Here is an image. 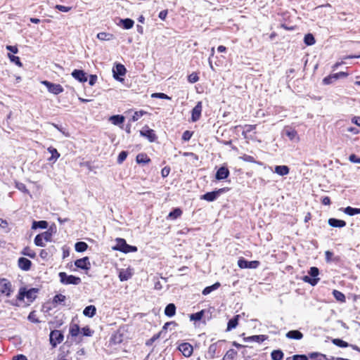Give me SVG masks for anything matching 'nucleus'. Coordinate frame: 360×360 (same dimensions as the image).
Instances as JSON below:
<instances>
[{
  "instance_id": "nucleus-1",
  "label": "nucleus",
  "mask_w": 360,
  "mask_h": 360,
  "mask_svg": "<svg viewBox=\"0 0 360 360\" xmlns=\"http://www.w3.org/2000/svg\"><path fill=\"white\" fill-rule=\"evenodd\" d=\"M38 292V288H32L30 290H27L25 287H22L19 289L17 300L23 301L25 297H26L29 302H33L37 298Z\"/></svg>"
},
{
  "instance_id": "nucleus-2",
  "label": "nucleus",
  "mask_w": 360,
  "mask_h": 360,
  "mask_svg": "<svg viewBox=\"0 0 360 360\" xmlns=\"http://www.w3.org/2000/svg\"><path fill=\"white\" fill-rule=\"evenodd\" d=\"M13 292L11 282L6 278H0V296L11 297Z\"/></svg>"
},
{
  "instance_id": "nucleus-3",
  "label": "nucleus",
  "mask_w": 360,
  "mask_h": 360,
  "mask_svg": "<svg viewBox=\"0 0 360 360\" xmlns=\"http://www.w3.org/2000/svg\"><path fill=\"white\" fill-rule=\"evenodd\" d=\"M309 274L311 277L304 276L302 277V280L305 283H309L312 286L316 285L320 280V278L317 277L319 274V269L316 266H312L310 268Z\"/></svg>"
},
{
  "instance_id": "nucleus-4",
  "label": "nucleus",
  "mask_w": 360,
  "mask_h": 360,
  "mask_svg": "<svg viewBox=\"0 0 360 360\" xmlns=\"http://www.w3.org/2000/svg\"><path fill=\"white\" fill-rule=\"evenodd\" d=\"M58 276L60 282L65 285H79L81 283V278L79 277L73 275H68L65 272H60Z\"/></svg>"
},
{
  "instance_id": "nucleus-5",
  "label": "nucleus",
  "mask_w": 360,
  "mask_h": 360,
  "mask_svg": "<svg viewBox=\"0 0 360 360\" xmlns=\"http://www.w3.org/2000/svg\"><path fill=\"white\" fill-rule=\"evenodd\" d=\"M52 240V233L49 231H44L37 235L34 238V243L37 246L44 247V242H51Z\"/></svg>"
},
{
  "instance_id": "nucleus-6",
  "label": "nucleus",
  "mask_w": 360,
  "mask_h": 360,
  "mask_svg": "<svg viewBox=\"0 0 360 360\" xmlns=\"http://www.w3.org/2000/svg\"><path fill=\"white\" fill-rule=\"evenodd\" d=\"M64 336L60 330H53L51 331L49 335L50 344L53 347H56L57 345L63 341Z\"/></svg>"
},
{
  "instance_id": "nucleus-7",
  "label": "nucleus",
  "mask_w": 360,
  "mask_h": 360,
  "mask_svg": "<svg viewBox=\"0 0 360 360\" xmlns=\"http://www.w3.org/2000/svg\"><path fill=\"white\" fill-rule=\"evenodd\" d=\"M48 89L50 93H52L55 95H58L63 92V87L60 84L52 83L49 81H43L41 82Z\"/></svg>"
},
{
  "instance_id": "nucleus-8",
  "label": "nucleus",
  "mask_w": 360,
  "mask_h": 360,
  "mask_svg": "<svg viewBox=\"0 0 360 360\" xmlns=\"http://www.w3.org/2000/svg\"><path fill=\"white\" fill-rule=\"evenodd\" d=\"M260 265V262L257 260L247 261L243 257H240L238 260V266L240 269H257Z\"/></svg>"
},
{
  "instance_id": "nucleus-9",
  "label": "nucleus",
  "mask_w": 360,
  "mask_h": 360,
  "mask_svg": "<svg viewBox=\"0 0 360 360\" xmlns=\"http://www.w3.org/2000/svg\"><path fill=\"white\" fill-rule=\"evenodd\" d=\"M226 191L225 188H219L217 191H212V192H207L205 193L204 195L200 196L201 200H205L207 202H212L214 201L219 194L224 193Z\"/></svg>"
},
{
  "instance_id": "nucleus-10",
  "label": "nucleus",
  "mask_w": 360,
  "mask_h": 360,
  "mask_svg": "<svg viewBox=\"0 0 360 360\" xmlns=\"http://www.w3.org/2000/svg\"><path fill=\"white\" fill-rule=\"evenodd\" d=\"M140 135L148 139L150 142L155 141L158 138L155 131L149 129L147 125L144 126L143 129L140 131Z\"/></svg>"
},
{
  "instance_id": "nucleus-11",
  "label": "nucleus",
  "mask_w": 360,
  "mask_h": 360,
  "mask_svg": "<svg viewBox=\"0 0 360 360\" xmlns=\"http://www.w3.org/2000/svg\"><path fill=\"white\" fill-rule=\"evenodd\" d=\"M178 349L185 357H190L193 352V347L192 345L188 342H182L179 344Z\"/></svg>"
},
{
  "instance_id": "nucleus-12",
  "label": "nucleus",
  "mask_w": 360,
  "mask_h": 360,
  "mask_svg": "<svg viewBox=\"0 0 360 360\" xmlns=\"http://www.w3.org/2000/svg\"><path fill=\"white\" fill-rule=\"evenodd\" d=\"M202 110V102L198 101L191 111V121L195 122L200 120Z\"/></svg>"
},
{
  "instance_id": "nucleus-13",
  "label": "nucleus",
  "mask_w": 360,
  "mask_h": 360,
  "mask_svg": "<svg viewBox=\"0 0 360 360\" xmlns=\"http://www.w3.org/2000/svg\"><path fill=\"white\" fill-rule=\"evenodd\" d=\"M112 72L115 79L122 81L123 79L120 78L119 76H124L126 74L127 70L124 65L119 63L113 68Z\"/></svg>"
},
{
  "instance_id": "nucleus-14",
  "label": "nucleus",
  "mask_w": 360,
  "mask_h": 360,
  "mask_svg": "<svg viewBox=\"0 0 360 360\" xmlns=\"http://www.w3.org/2000/svg\"><path fill=\"white\" fill-rule=\"evenodd\" d=\"M331 342L333 345L340 347L344 348L351 347L354 350H356L360 353V348L356 345H349L348 342L339 338H333L332 339Z\"/></svg>"
},
{
  "instance_id": "nucleus-15",
  "label": "nucleus",
  "mask_w": 360,
  "mask_h": 360,
  "mask_svg": "<svg viewBox=\"0 0 360 360\" xmlns=\"http://www.w3.org/2000/svg\"><path fill=\"white\" fill-rule=\"evenodd\" d=\"M117 245H119V248L115 249L125 253L129 252L130 251V249L133 251L136 250V247H132L127 244L126 240L123 238L117 239Z\"/></svg>"
},
{
  "instance_id": "nucleus-16",
  "label": "nucleus",
  "mask_w": 360,
  "mask_h": 360,
  "mask_svg": "<svg viewBox=\"0 0 360 360\" xmlns=\"http://www.w3.org/2000/svg\"><path fill=\"white\" fill-rule=\"evenodd\" d=\"M75 265L81 269L89 270L91 267V264L88 257H84L81 259H78L75 262Z\"/></svg>"
},
{
  "instance_id": "nucleus-17",
  "label": "nucleus",
  "mask_w": 360,
  "mask_h": 360,
  "mask_svg": "<svg viewBox=\"0 0 360 360\" xmlns=\"http://www.w3.org/2000/svg\"><path fill=\"white\" fill-rule=\"evenodd\" d=\"M32 264V262L25 257H20L18 260V266L22 271L30 270Z\"/></svg>"
},
{
  "instance_id": "nucleus-18",
  "label": "nucleus",
  "mask_w": 360,
  "mask_h": 360,
  "mask_svg": "<svg viewBox=\"0 0 360 360\" xmlns=\"http://www.w3.org/2000/svg\"><path fill=\"white\" fill-rule=\"evenodd\" d=\"M230 174V172L226 167H219L215 174V178L217 180H223L226 179Z\"/></svg>"
},
{
  "instance_id": "nucleus-19",
  "label": "nucleus",
  "mask_w": 360,
  "mask_h": 360,
  "mask_svg": "<svg viewBox=\"0 0 360 360\" xmlns=\"http://www.w3.org/2000/svg\"><path fill=\"white\" fill-rule=\"evenodd\" d=\"M133 275L132 269L130 268L126 269H120L119 271L118 277L120 281H126L131 278Z\"/></svg>"
},
{
  "instance_id": "nucleus-20",
  "label": "nucleus",
  "mask_w": 360,
  "mask_h": 360,
  "mask_svg": "<svg viewBox=\"0 0 360 360\" xmlns=\"http://www.w3.org/2000/svg\"><path fill=\"white\" fill-rule=\"evenodd\" d=\"M72 76L80 82H85L87 81L86 74L84 71L81 70H75L72 72Z\"/></svg>"
},
{
  "instance_id": "nucleus-21",
  "label": "nucleus",
  "mask_w": 360,
  "mask_h": 360,
  "mask_svg": "<svg viewBox=\"0 0 360 360\" xmlns=\"http://www.w3.org/2000/svg\"><path fill=\"white\" fill-rule=\"evenodd\" d=\"M328 224L335 228H342L346 226V221L335 218H330L328 221Z\"/></svg>"
},
{
  "instance_id": "nucleus-22",
  "label": "nucleus",
  "mask_w": 360,
  "mask_h": 360,
  "mask_svg": "<svg viewBox=\"0 0 360 360\" xmlns=\"http://www.w3.org/2000/svg\"><path fill=\"white\" fill-rule=\"evenodd\" d=\"M240 316L239 314L236 315L228 321L226 331H230L237 327Z\"/></svg>"
},
{
  "instance_id": "nucleus-23",
  "label": "nucleus",
  "mask_w": 360,
  "mask_h": 360,
  "mask_svg": "<svg viewBox=\"0 0 360 360\" xmlns=\"http://www.w3.org/2000/svg\"><path fill=\"white\" fill-rule=\"evenodd\" d=\"M266 339V336L264 335H255L244 338L245 342H262Z\"/></svg>"
},
{
  "instance_id": "nucleus-24",
  "label": "nucleus",
  "mask_w": 360,
  "mask_h": 360,
  "mask_svg": "<svg viewBox=\"0 0 360 360\" xmlns=\"http://www.w3.org/2000/svg\"><path fill=\"white\" fill-rule=\"evenodd\" d=\"M285 335L288 338L294 340H301L303 338V334L297 330H290Z\"/></svg>"
},
{
  "instance_id": "nucleus-25",
  "label": "nucleus",
  "mask_w": 360,
  "mask_h": 360,
  "mask_svg": "<svg viewBox=\"0 0 360 360\" xmlns=\"http://www.w3.org/2000/svg\"><path fill=\"white\" fill-rule=\"evenodd\" d=\"M80 331V328L77 323H70L69 328V334L72 337H77Z\"/></svg>"
},
{
  "instance_id": "nucleus-26",
  "label": "nucleus",
  "mask_w": 360,
  "mask_h": 360,
  "mask_svg": "<svg viewBox=\"0 0 360 360\" xmlns=\"http://www.w3.org/2000/svg\"><path fill=\"white\" fill-rule=\"evenodd\" d=\"M183 214V211L181 208H175L172 212H170L167 216L168 219L174 220L179 218Z\"/></svg>"
},
{
  "instance_id": "nucleus-27",
  "label": "nucleus",
  "mask_w": 360,
  "mask_h": 360,
  "mask_svg": "<svg viewBox=\"0 0 360 360\" xmlns=\"http://www.w3.org/2000/svg\"><path fill=\"white\" fill-rule=\"evenodd\" d=\"M176 306L173 303L167 305L165 309V314L168 317H172L176 314Z\"/></svg>"
},
{
  "instance_id": "nucleus-28",
  "label": "nucleus",
  "mask_w": 360,
  "mask_h": 360,
  "mask_svg": "<svg viewBox=\"0 0 360 360\" xmlns=\"http://www.w3.org/2000/svg\"><path fill=\"white\" fill-rule=\"evenodd\" d=\"M275 172L281 176H285L289 174L290 169L286 165H278L275 167Z\"/></svg>"
},
{
  "instance_id": "nucleus-29",
  "label": "nucleus",
  "mask_w": 360,
  "mask_h": 360,
  "mask_svg": "<svg viewBox=\"0 0 360 360\" xmlns=\"http://www.w3.org/2000/svg\"><path fill=\"white\" fill-rule=\"evenodd\" d=\"M96 313V308L94 305L87 306L83 311L84 315L90 318L93 317Z\"/></svg>"
},
{
  "instance_id": "nucleus-30",
  "label": "nucleus",
  "mask_w": 360,
  "mask_h": 360,
  "mask_svg": "<svg viewBox=\"0 0 360 360\" xmlns=\"http://www.w3.org/2000/svg\"><path fill=\"white\" fill-rule=\"evenodd\" d=\"M238 356V352L233 349H229L225 354L222 360H235Z\"/></svg>"
},
{
  "instance_id": "nucleus-31",
  "label": "nucleus",
  "mask_w": 360,
  "mask_h": 360,
  "mask_svg": "<svg viewBox=\"0 0 360 360\" xmlns=\"http://www.w3.org/2000/svg\"><path fill=\"white\" fill-rule=\"evenodd\" d=\"M136 160L138 163L148 164L150 162V158L146 153H139L136 155Z\"/></svg>"
},
{
  "instance_id": "nucleus-32",
  "label": "nucleus",
  "mask_w": 360,
  "mask_h": 360,
  "mask_svg": "<svg viewBox=\"0 0 360 360\" xmlns=\"http://www.w3.org/2000/svg\"><path fill=\"white\" fill-rule=\"evenodd\" d=\"M332 294L337 301L341 303H345L346 302V297L342 292L338 290H333Z\"/></svg>"
},
{
  "instance_id": "nucleus-33",
  "label": "nucleus",
  "mask_w": 360,
  "mask_h": 360,
  "mask_svg": "<svg viewBox=\"0 0 360 360\" xmlns=\"http://www.w3.org/2000/svg\"><path fill=\"white\" fill-rule=\"evenodd\" d=\"M21 254L25 256H27L32 259L36 257V252L29 246L25 247L22 251Z\"/></svg>"
},
{
  "instance_id": "nucleus-34",
  "label": "nucleus",
  "mask_w": 360,
  "mask_h": 360,
  "mask_svg": "<svg viewBox=\"0 0 360 360\" xmlns=\"http://www.w3.org/2000/svg\"><path fill=\"white\" fill-rule=\"evenodd\" d=\"M48 151L51 154V158H49V161H56L59 157H60V153L58 152L57 149L52 147V146H50L48 148Z\"/></svg>"
},
{
  "instance_id": "nucleus-35",
  "label": "nucleus",
  "mask_w": 360,
  "mask_h": 360,
  "mask_svg": "<svg viewBox=\"0 0 360 360\" xmlns=\"http://www.w3.org/2000/svg\"><path fill=\"white\" fill-rule=\"evenodd\" d=\"M220 285H221V284L219 282H216L213 285L205 288L203 289L202 293L203 295H207L210 294L211 292H212L213 290L218 289L220 287Z\"/></svg>"
},
{
  "instance_id": "nucleus-36",
  "label": "nucleus",
  "mask_w": 360,
  "mask_h": 360,
  "mask_svg": "<svg viewBox=\"0 0 360 360\" xmlns=\"http://www.w3.org/2000/svg\"><path fill=\"white\" fill-rule=\"evenodd\" d=\"M326 359V356L325 354L319 353V352H312L309 353L308 356V360H323Z\"/></svg>"
},
{
  "instance_id": "nucleus-37",
  "label": "nucleus",
  "mask_w": 360,
  "mask_h": 360,
  "mask_svg": "<svg viewBox=\"0 0 360 360\" xmlns=\"http://www.w3.org/2000/svg\"><path fill=\"white\" fill-rule=\"evenodd\" d=\"M110 120L115 125L121 124L124 121V117L120 115H112L110 117Z\"/></svg>"
},
{
  "instance_id": "nucleus-38",
  "label": "nucleus",
  "mask_w": 360,
  "mask_h": 360,
  "mask_svg": "<svg viewBox=\"0 0 360 360\" xmlns=\"http://www.w3.org/2000/svg\"><path fill=\"white\" fill-rule=\"evenodd\" d=\"M75 250L78 252H82L87 250L88 245L85 242H77L75 245Z\"/></svg>"
},
{
  "instance_id": "nucleus-39",
  "label": "nucleus",
  "mask_w": 360,
  "mask_h": 360,
  "mask_svg": "<svg viewBox=\"0 0 360 360\" xmlns=\"http://www.w3.org/2000/svg\"><path fill=\"white\" fill-rule=\"evenodd\" d=\"M344 212L349 216H354L355 214H360V208H354L350 206H348L345 208Z\"/></svg>"
},
{
  "instance_id": "nucleus-40",
  "label": "nucleus",
  "mask_w": 360,
  "mask_h": 360,
  "mask_svg": "<svg viewBox=\"0 0 360 360\" xmlns=\"http://www.w3.org/2000/svg\"><path fill=\"white\" fill-rule=\"evenodd\" d=\"M148 112L143 110L134 112L131 118L129 120L130 122H136L139 120L143 115H146Z\"/></svg>"
},
{
  "instance_id": "nucleus-41",
  "label": "nucleus",
  "mask_w": 360,
  "mask_h": 360,
  "mask_svg": "<svg viewBox=\"0 0 360 360\" xmlns=\"http://www.w3.org/2000/svg\"><path fill=\"white\" fill-rule=\"evenodd\" d=\"M47 226H48V222L46 221H44V220L38 221H34L32 223V229H37V228L46 229Z\"/></svg>"
},
{
  "instance_id": "nucleus-42",
  "label": "nucleus",
  "mask_w": 360,
  "mask_h": 360,
  "mask_svg": "<svg viewBox=\"0 0 360 360\" xmlns=\"http://www.w3.org/2000/svg\"><path fill=\"white\" fill-rule=\"evenodd\" d=\"M204 314H205V310H201L197 313L191 314L190 315V320L195 321H200L202 319Z\"/></svg>"
},
{
  "instance_id": "nucleus-43",
  "label": "nucleus",
  "mask_w": 360,
  "mask_h": 360,
  "mask_svg": "<svg viewBox=\"0 0 360 360\" xmlns=\"http://www.w3.org/2000/svg\"><path fill=\"white\" fill-rule=\"evenodd\" d=\"M304 43L308 46H311L315 44L316 40L312 34H307L304 38Z\"/></svg>"
},
{
  "instance_id": "nucleus-44",
  "label": "nucleus",
  "mask_w": 360,
  "mask_h": 360,
  "mask_svg": "<svg viewBox=\"0 0 360 360\" xmlns=\"http://www.w3.org/2000/svg\"><path fill=\"white\" fill-rule=\"evenodd\" d=\"M272 360H282L283 358V353L281 350H274L271 354Z\"/></svg>"
},
{
  "instance_id": "nucleus-45",
  "label": "nucleus",
  "mask_w": 360,
  "mask_h": 360,
  "mask_svg": "<svg viewBox=\"0 0 360 360\" xmlns=\"http://www.w3.org/2000/svg\"><path fill=\"white\" fill-rule=\"evenodd\" d=\"M122 24L124 29L129 30L133 27L134 21L130 18L122 20Z\"/></svg>"
},
{
  "instance_id": "nucleus-46",
  "label": "nucleus",
  "mask_w": 360,
  "mask_h": 360,
  "mask_svg": "<svg viewBox=\"0 0 360 360\" xmlns=\"http://www.w3.org/2000/svg\"><path fill=\"white\" fill-rule=\"evenodd\" d=\"M8 57L12 63H14L16 65L21 68L22 67V63L20 61V59L18 56H15L11 53H8Z\"/></svg>"
},
{
  "instance_id": "nucleus-47",
  "label": "nucleus",
  "mask_w": 360,
  "mask_h": 360,
  "mask_svg": "<svg viewBox=\"0 0 360 360\" xmlns=\"http://www.w3.org/2000/svg\"><path fill=\"white\" fill-rule=\"evenodd\" d=\"M335 77H335L334 74H330L328 76L324 77L323 79L322 82L324 85H329V84H332L333 82L336 81Z\"/></svg>"
},
{
  "instance_id": "nucleus-48",
  "label": "nucleus",
  "mask_w": 360,
  "mask_h": 360,
  "mask_svg": "<svg viewBox=\"0 0 360 360\" xmlns=\"http://www.w3.org/2000/svg\"><path fill=\"white\" fill-rule=\"evenodd\" d=\"M199 79H200V77L198 76V72H193L191 74H190L189 75H188V82H190L191 84L198 82Z\"/></svg>"
},
{
  "instance_id": "nucleus-49",
  "label": "nucleus",
  "mask_w": 360,
  "mask_h": 360,
  "mask_svg": "<svg viewBox=\"0 0 360 360\" xmlns=\"http://www.w3.org/2000/svg\"><path fill=\"white\" fill-rule=\"evenodd\" d=\"M240 159L243 160L245 162L259 164L258 162L255 160L254 157L247 154H244L242 156H240Z\"/></svg>"
},
{
  "instance_id": "nucleus-50",
  "label": "nucleus",
  "mask_w": 360,
  "mask_h": 360,
  "mask_svg": "<svg viewBox=\"0 0 360 360\" xmlns=\"http://www.w3.org/2000/svg\"><path fill=\"white\" fill-rule=\"evenodd\" d=\"M244 127L245 130L243 131L242 134L245 137L248 133H250L256 129L257 124H245Z\"/></svg>"
},
{
  "instance_id": "nucleus-51",
  "label": "nucleus",
  "mask_w": 360,
  "mask_h": 360,
  "mask_svg": "<svg viewBox=\"0 0 360 360\" xmlns=\"http://www.w3.org/2000/svg\"><path fill=\"white\" fill-rule=\"evenodd\" d=\"M65 300V296L62 294L56 295L53 299V304H58Z\"/></svg>"
},
{
  "instance_id": "nucleus-52",
  "label": "nucleus",
  "mask_w": 360,
  "mask_h": 360,
  "mask_svg": "<svg viewBox=\"0 0 360 360\" xmlns=\"http://www.w3.org/2000/svg\"><path fill=\"white\" fill-rule=\"evenodd\" d=\"M286 136L290 139L294 140L295 139H298L297 132L295 129H290L286 131Z\"/></svg>"
},
{
  "instance_id": "nucleus-53",
  "label": "nucleus",
  "mask_w": 360,
  "mask_h": 360,
  "mask_svg": "<svg viewBox=\"0 0 360 360\" xmlns=\"http://www.w3.org/2000/svg\"><path fill=\"white\" fill-rule=\"evenodd\" d=\"M82 333L84 336L90 337L93 335L94 331L91 330V328L88 326H86L82 328Z\"/></svg>"
},
{
  "instance_id": "nucleus-54",
  "label": "nucleus",
  "mask_w": 360,
  "mask_h": 360,
  "mask_svg": "<svg viewBox=\"0 0 360 360\" xmlns=\"http://www.w3.org/2000/svg\"><path fill=\"white\" fill-rule=\"evenodd\" d=\"M153 98H158L162 99L170 100L171 97L168 96L167 94L164 93H154L151 96Z\"/></svg>"
},
{
  "instance_id": "nucleus-55",
  "label": "nucleus",
  "mask_w": 360,
  "mask_h": 360,
  "mask_svg": "<svg viewBox=\"0 0 360 360\" xmlns=\"http://www.w3.org/2000/svg\"><path fill=\"white\" fill-rule=\"evenodd\" d=\"M55 8L62 12H68L72 9V7L57 4Z\"/></svg>"
},
{
  "instance_id": "nucleus-56",
  "label": "nucleus",
  "mask_w": 360,
  "mask_h": 360,
  "mask_svg": "<svg viewBox=\"0 0 360 360\" xmlns=\"http://www.w3.org/2000/svg\"><path fill=\"white\" fill-rule=\"evenodd\" d=\"M127 157V151H122L120 153L118 158H117V162L122 163L123 161L126 160Z\"/></svg>"
},
{
  "instance_id": "nucleus-57",
  "label": "nucleus",
  "mask_w": 360,
  "mask_h": 360,
  "mask_svg": "<svg viewBox=\"0 0 360 360\" xmlns=\"http://www.w3.org/2000/svg\"><path fill=\"white\" fill-rule=\"evenodd\" d=\"M15 187L18 190H20V191H22L23 193H27L28 192V190H27L25 184H24L23 183H16Z\"/></svg>"
},
{
  "instance_id": "nucleus-58",
  "label": "nucleus",
  "mask_w": 360,
  "mask_h": 360,
  "mask_svg": "<svg viewBox=\"0 0 360 360\" xmlns=\"http://www.w3.org/2000/svg\"><path fill=\"white\" fill-rule=\"evenodd\" d=\"M170 167L169 166H166L163 167L161 170V175L162 177H167L170 173Z\"/></svg>"
},
{
  "instance_id": "nucleus-59",
  "label": "nucleus",
  "mask_w": 360,
  "mask_h": 360,
  "mask_svg": "<svg viewBox=\"0 0 360 360\" xmlns=\"http://www.w3.org/2000/svg\"><path fill=\"white\" fill-rule=\"evenodd\" d=\"M292 360H308V356L305 354H295L292 356Z\"/></svg>"
},
{
  "instance_id": "nucleus-60",
  "label": "nucleus",
  "mask_w": 360,
  "mask_h": 360,
  "mask_svg": "<svg viewBox=\"0 0 360 360\" xmlns=\"http://www.w3.org/2000/svg\"><path fill=\"white\" fill-rule=\"evenodd\" d=\"M110 34L106 32H100L97 34V38L100 40H108L109 38L108 37Z\"/></svg>"
},
{
  "instance_id": "nucleus-61",
  "label": "nucleus",
  "mask_w": 360,
  "mask_h": 360,
  "mask_svg": "<svg viewBox=\"0 0 360 360\" xmlns=\"http://www.w3.org/2000/svg\"><path fill=\"white\" fill-rule=\"evenodd\" d=\"M349 160L350 162L354 163H360V158L356 156L355 154H352L349 157Z\"/></svg>"
},
{
  "instance_id": "nucleus-62",
  "label": "nucleus",
  "mask_w": 360,
  "mask_h": 360,
  "mask_svg": "<svg viewBox=\"0 0 360 360\" xmlns=\"http://www.w3.org/2000/svg\"><path fill=\"white\" fill-rule=\"evenodd\" d=\"M193 132L190 131H185L182 136V139L184 141H188L192 136Z\"/></svg>"
},
{
  "instance_id": "nucleus-63",
  "label": "nucleus",
  "mask_w": 360,
  "mask_h": 360,
  "mask_svg": "<svg viewBox=\"0 0 360 360\" xmlns=\"http://www.w3.org/2000/svg\"><path fill=\"white\" fill-rule=\"evenodd\" d=\"M162 333V330L160 331L158 333L154 335L147 342H146V345H149L150 344H151L153 342H154L155 340H156L157 339H158L160 337V335L161 333Z\"/></svg>"
},
{
  "instance_id": "nucleus-64",
  "label": "nucleus",
  "mask_w": 360,
  "mask_h": 360,
  "mask_svg": "<svg viewBox=\"0 0 360 360\" xmlns=\"http://www.w3.org/2000/svg\"><path fill=\"white\" fill-rule=\"evenodd\" d=\"M321 203L324 205H330L331 204L330 198L328 196H324L321 200Z\"/></svg>"
}]
</instances>
